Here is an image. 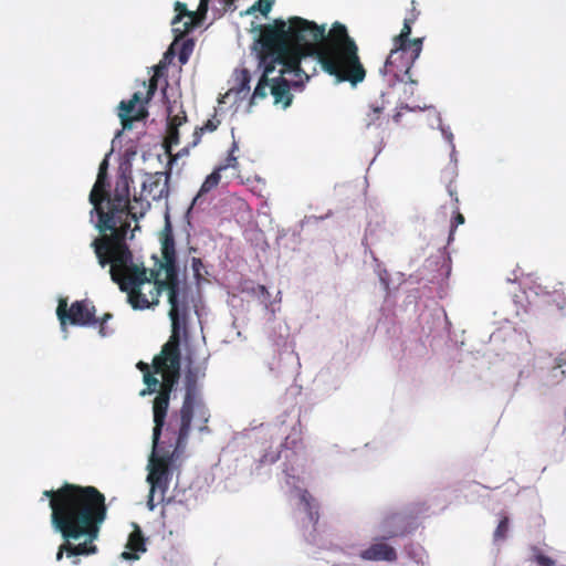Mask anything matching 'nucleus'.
<instances>
[{
    "instance_id": "obj_24",
    "label": "nucleus",
    "mask_w": 566,
    "mask_h": 566,
    "mask_svg": "<svg viewBox=\"0 0 566 566\" xmlns=\"http://www.w3.org/2000/svg\"><path fill=\"white\" fill-rule=\"evenodd\" d=\"M195 42L191 39H187L182 42L178 53V60L181 65L186 64L193 51Z\"/></svg>"
},
{
    "instance_id": "obj_35",
    "label": "nucleus",
    "mask_w": 566,
    "mask_h": 566,
    "mask_svg": "<svg viewBox=\"0 0 566 566\" xmlns=\"http://www.w3.org/2000/svg\"><path fill=\"white\" fill-rule=\"evenodd\" d=\"M448 192H449L450 197L453 198L454 202L458 205L459 199H458L455 190L452 189L451 185L448 186Z\"/></svg>"
},
{
    "instance_id": "obj_23",
    "label": "nucleus",
    "mask_w": 566,
    "mask_h": 566,
    "mask_svg": "<svg viewBox=\"0 0 566 566\" xmlns=\"http://www.w3.org/2000/svg\"><path fill=\"white\" fill-rule=\"evenodd\" d=\"M237 150H238V144H232V147H231L227 158L217 166L218 170L223 171L228 168H233V169L238 168V158L234 155V153Z\"/></svg>"
},
{
    "instance_id": "obj_38",
    "label": "nucleus",
    "mask_w": 566,
    "mask_h": 566,
    "mask_svg": "<svg viewBox=\"0 0 566 566\" xmlns=\"http://www.w3.org/2000/svg\"><path fill=\"white\" fill-rule=\"evenodd\" d=\"M442 133H443V137H444L446 139H448L449 142H451V140H452V138H453L452 133L447 132V130H444V129L442 130Z\"/></svg>"
},
{
    "instance_id": "obj_29",
    "label": "nucleus",
    "mask_w": 566,
    "mask_h": 566,
    "mask_svg": "<svg viewBox=\"0 0 566 566\" xmlns=\"http://www.w3.org/2000/svg\"><path fill=\"white\" fill-rule=\"evenodd\" d=\"M455 209H457L455 216L453 217V219L451 221L450 233H449V239H448L449 242L453 240L454 231L458 228V226L463 224L465 221L464 216L459 211L458 206L455 207Z\"/></svg>"
},
{
    "instance_id": "obj_26",
    "label": "nucleus",
    "mask_w": 566,
    "mask_h": 566,
    "mask_svg": "<svg viewBox=\"0 0 566 566\" xmlns=\"http://www.w3.org/2000/svg\"><path fill=\"white\" fill-rule=\"evenodd\" d=\"M220 125V120L214 116L211 119H208L207 123L199 128H196L193 132V136L196 139H199L205 132H213Z\"/></svg>"
},
{
    "instance_id": "obj_3",
    "label": "nucleus",
    "mask_w": 566,
    "mask_h": 566,
    "mask_svg": "<svg viewBox=\"0 0 566 566\" xmlns=\"http://www.w3.org/2000/svg\"><path fill=\"white\" fill-rule=\"evenodd\" d=\"M165 280H159L158 271H153L154 286L149 292V307L159 303V296L164 291L168 292L169 318L171 321V333L168 340L163 345L161 350L153 359L155 374L161 375L158 394L153 401V420L155 437L161 434L166 428L167 415L170 405V395L178 384L180 377L181 350L180 342L187 336V323L189 306L186 300H180L179 268L176 264L174 240L170 233L165 234L163 240Z\"/></svg>"
},
{
    "instance_id": "obj_40",
    "label": "nucleus",
    "mask_w": 566,
    "mask_h": 566,
    "mask_svg": "<svg viewBox=\"0 0 566 566\" xmlns=\"http://www.w3.org/2000/svg\"><path fill=\"white\" fill-rule=\"evenodd\" d=\"M367 241H368V238H367V235H365V238H364V240H363V243L367 245V244H368V242H367Z\"/></svg>"
},
{
    "instance_id": "obj_22",
    "label": "nucleus",
    "mask_w": 566,
    "mask_h": 566,
    "mask_svg": "<svg viewBox=\"0 0 566 566\" xmlns=\"http://www.w3.org/2000/svg\"><path fill=\"white\" fill-rule=\"evenodd\" d=\"M143 380L146 388L140 391V396L151 395L158 391L159 380L155 377V373H146V375L143 376Z\"/></svg>"
},
{
    "instance_id": "obj_16",
    "label": "nucleus",
    "mask_w": 566,
    "mask_h": 566,
    "mask_svg": "<svg viewBox=\"0 0 566 566\" xmlns=\"http://www.w3.org/2000/svg\"><path fill=\"white\" fill-rule=\"evenodd\" d=\"M206 17H191L185 18L180 24H172V32L175 34V40L170 45L168 53H174V46L177 42H179L184 36L189 33L195 27H197Z\"/></svg>"
},
{
    "instance_id": "obj_41",
    "label": "nucleus",
    "mask_w": 566,
    "mask_h": 566,
    "mask_svg": "<svg viewBox=\"0 0 566 566\" xmlns=\"http://www.w3.org/2000/svg\"><path fill=\"white\" fill-rule=\"evenodd\" d=\"M289 440H290V437H286V438H285V443H284V446H285V447H287V446H289Z\"/></svg>"
},
{
    "instance_id": "obj_32",
    "label": "nucleus",
    "mask_w": 566,
    "mask_h": 566,
    "mask_svg": "<svg viewBox=\"0 0 566 566\" xmlns=\"http://www.w3.org/2000/svg\"><path fill=\"white\" fill-rule=\"evenodd\" d=\"M191 268L195 273V276L198 279L201 277V269L203 268V263H202L201 259L192 258Z\"/></svg>"
},
{
    "instance_id": "obj_36",
    "label": "nucleus",
    "mask_w": 566,
    "mask_h": 566,
    "mask_svg": "<svg viewBox=\"0 0 566 566\" xmlns=\"http://www.w3.org/2000/svg\"><path fill=\"white\" fill-rule=\"evenodd\" d=\"M416 4H417V2L415 0H412L411 1L410 17H412V14H417V13H418V15L420 14V12L416 8Z\"/></svg>"
},
{
    "instance_id": "obj_5",
    "label": "nucleus",
    "mask_w": 566,
    "mask_h": 566,
    "mask_svg": "<svg viewBox=\"0 0 566 566\" xmlns=\"http://www.w3.org/2000/svg\"><path fill=\"white\" fill-rule=\"evenodd\" d=\"M190 429L185 426L168 421L158 438L153 428V452L149 457V473L147 481L150 492L147 504L150 510L165 499L172 470L177 468L185 457Z\"/></svg>"
},
{
    "instance_id": "obj_2",
    "label": "nucleus",
    "mask_w": 566,
    "mask_h": 566,
    "mask_svg": "<svg viewBox=\"0 0 566 566\" xmlns=\"http://www.w3.org/2000/svg\"><path fill=\"white\" fill-rule=\"evenodd\" d=\"M130 182L129 166L126 165L117 176L112 200H107L106 208L98 216L95 227L101 234L92 241L91 247L94 250L99 266H109L108 272L112 281L118 284L120 291L127 292L128 302L133 308L145 310L149 308V303L148 297L142 293L140 286L145 283H154L153 271H158L159 274L161 271L165 272L161 268L164 259H156L158 269L150 270L149 275L143 263L134 262L133 252L126 242L127 233L130 229V220L138 221L143 218L150 208V203L136 196L133 203H130ZM167 233L174 237L168 220L163 230L161 241ZM172 240L175 241V238ZM174 248L176 249L175 243ZM175 255L177 256L176 252ZM161 258H164L163 254ZM158 277L160 279V275Z\"/></svg>"
},
{
    "instance_id": "obj_8",
    "label": "nucleus",
    "mask_w": 566,
    "mask_h": 566,
    "mask_svg": "<svg viewBox=\"0 0 566 566\" xmlns=\"http://www.w3.org/2000/svg\"><path fill=\"white\" fill-rule=\"evenodd\" d=\"M422 38L412 39L410 44L394 43L384 64V74L392 75L396 81L416 84L410 76V70L422 51Z\"/></svg>"
},
{
    "instance_id": "obj_25",
    "label": "nucleus",
    "mask_w": 566,
    "mask_h": 566,
    "mask_svg": "<svg viewBox=\"0 0 566 566\" xmlns=\"http://www.w3.org/2000/svg\"><path fill=\"white\" fill-rule=\"evenodd\" d=\"M509 524H510V520L507 516H503L501 518V521L499 522L495 531H494V541H503L506 538L507 536V533H509Z\"/></svg>"
},
{
    "instance_id": "obj_13",
    "label": "nucleus",
    "mask_w": 566,
    "mask_h": 566,
    "mask_svg": "<svg viewBox=\"0 0 566 566\" xmlns=\"http://www.w3.org/2000/svg\"><path fill=\"white\" fill-rule=\"evenodd\" d=\"M382 539H390L407 534L406 517L400 513H390L386 515L380 525Z\"/></svg>"
},
{
    "instance_id": "obj_33",
    "label": "nucleus",
    "mask_w": 566,
    "mask_h": 566,
    "mask_svg": "<svg viewBox=\"0 0 566 566\" xmlns=\"http://www.w3.org/2000/svg\"><path fill=\"white\" fill-rule=\"evenodd\" d=\"M210 0H200L199 2V13L201 17H206L209 8Z\"/></svg>"
},
{
    "instance_id": "obj_31",
    "label": "nucleus",
    "mask_w": 566,
    "mask_h": 566,
    "mask_svg": "<svg viewBox=\"0 0 566 566\" xmlns=\"http://www.w3.org/2000/svg\"><path fill=\"white\" fill-rule=\"evenodd\" d=\"M112 317H113V315H112L111 313H105V314L103 315V317H102L101 319H98V322H97V323H99V331H98V333H99V335H101L102 337H105V336H107V335L109 334V333L106 331V326H105V324H106V322H107L108 319H111Z\"/></svg>"
},
{
    "instance_id": "obj_30",
    "label": "nucleus",
    "mask_w": 566,
    "mask_h": 566,
    "mask_svg": "<svg viewBox=\"0 0 566 566\" xmlns=\"http://www.w3.org/2000/svg\"><path fill=\"white\" fill-rule=\"evenodd\" d=\"M552 373H553V376L554 377H557L558 376V373L562 375V376H565L566 375V360L565 359H557L556 360V365L553 367L552 369Z\"/></svg>"
},
{
    "instance_id": "obj_12",
    "label": "nucleus",
    "mask_w": 566,
    "mask_h": 566,
    "mask_svg": "<svg viewBox=\"0 0 566 566\" xmlns=\"http://www.w3.org/2000/svg\"><path fill=\"white\" fill-rule=\"evenodd\" d=\"M386 539L375 538L374 543L369 547L361 551L359 556L364 560H384V562H396L398 558L396 549L385 542Z\"/></svg>"
},
{
    "instance_id": "obj_19",
    "label": "nucleus",
    "mask_w": 566,
    "mask_h": 566,
    "mask_svg": "<svg viewBox=\"0 0 566 566\" xmlns=\"http://www.w3.org/2000/svg\"><path fill=\"white\" fill-rule=\"evenodd\" d=\"M417 19H418V13L412 14V17L405 18L402 29H401L400 33L392 39V43L410 44L411 45L412 40L410 39V35H411L412 24L416 22Z\"/></svg>"
},
{
    "instance_id": "obj_27",
    "label": "nucleus",
    "mask_w": 566,
    "mask_h": 566,
    "mask_svg": "<svg viewBox=\"0 0 566 566\" xmlns=\"http://www.w3.org/2000/svg\"><path fill=\"white\" fill-rule=\"evenodd\" d=\"M273 0H258L252 7L247 10V13L260 11L263 15H266L273 6Z\"/></svg>"
},
{
    "instance_id": "obj_6",
    "label": "nucleus",
    "mask_w": 566,
    "mask_h": 566,
    "mask_svg": "<svg viewBox=\"0 0 566 566\" xmlns=\"http://www.w3.org/2000/svg\"><path fill=\"white\" fill-rule=\"evenodd\" d=\"M208 368L207 358L195 363L188 357V365L185 373V397L178 415L170 417L168 421L191 428V421L196 416L201 422L199 431H208L210 411L203 400L200 381L206 377Z\"/></svg>"
},
{
    "instance_id": "obj_34",
    "label": "nucleus",
    "mask_w": 566,
    "mask_h": 566,
    "mask_svg": "<svg viewBox=\"0 0 566 566\" xmlns=\"http://www.w3.org/2000/svg\"><path fill=\"white\" fill-rule=\"evenodd\" d=\"M137 368L144 374L146 375V373H151L150 371V367L147 363H144V361H139L137 363Z\"/></svg>"
},
{
    "instance_id": "obj_39",
    "label": "nucleus",
    "mask_w": 566,
    "mask_h": 566,
    "mask_svg": "<svg viewBox=\"0 0 566 566\" xmlns=\"http://www.w3.org/2000/svg\"><path fill=\"white\" fill-rule=\"evenodd\" d=\"M235 0H223L224 4L227 6H230L234 2Z\"/></svg>"
},
{
    "instance_id": "obj_4",
    "label": "nucleus",
    "mask_w": 566,
    "mask_h": 566,
    "mask_svg": "<svg viewBox=\"0 0 566 566\" xmlns=\"http://www.w3.org/2000/svg\"><path fill=\"white\" fill-rule=\"evenodd\" d=\"M42 495L50 501L52 527L63 538L56 560L64 554L69 558L96 554L94 542L107 517L105 495L95 486L67 482L57 490H45Z\"/></svg>"
},
{
    "instance_id": "obj_28",
    "label": "nucleus",
    "mask_w": 566,
    "mask_h": 566,
    "mask_svg": "<svg viewBox=\"0 0 566 566\" xmlns=\"http://www.w3.org/2000/svg\"><path fill=\"white\" fill-rule=\"evenodd\" d=\"M533 552V560L538 566H555L556 562L549 556H546L539 548L535 547Z\"/></svg>"
},
{
    "instance_id": "obj_18",
    "label": "nucleus",
    "mask_w": 566,
    "mask_h": 566,
    "mask_svg": "<svg viewBox=\"0 0 566 566\" xmlns=\"http://www.w3.org/2000/svg\"><path fill=\"white\" fill-rule=\"evenodd\" d=\"M220 180H221V171L218 170V168L216 167L213 169V171L209 176H207V178L202 182L198 193L196 195V197L192 200L191 207L197 206L199 203V201L201 200L202 196H205L206 193L216 189L218 187Z\"/></svg>"
},
{
    "instance_id": "obj_37",
    "label": "nucleus",
    "mask_w": 566,
    "mask_h": 566,
    "mask_svg": "<svg viewBox=\"0 0 566 566\" xmlns=\"http://www.w3.org/2000/svg\"><path fill=\"white\" fill-rule=\"evenodd\" d=\"M249 82V73L248 71L243 72V83H242V90L245 88L247 83Z\"/></svg>"
},
{
    "instance_id": "obj_1",
    "label": "nucleus",
    "mask_w": 566,
    "mask_h": 566,
    "mask_svg": "<svg viewBox=\"0 0 566 566\" xmlns=\"http://www.w3.org/2000/svg\"><path fill=\"white\" fill-rule=\"evenodd\" d=\"M259 66L263 73L254 88L252 101L264 98L271 88L274 103L286 108L292 103L291 83L301 82L302 60L314 57L322 69L338 82L356 85L364 81L366 71L358 56V48L344 24L335 22L329 32L301 17L287 21L275 19L261 25Z\"/></svg>"
},
{
    "instance_id": "obj_20",
    "label": "nucleus",
    "mask_w": 566,
    "mask_h": 566,
    "mask_svg": "<svg viewBox=\"0 0 566 566\" xmlns=\"http://www.w3.org/2000/svg\"><path fill=\"white\" fill-rule=\"evenodd\" d=\"M175 11L177 12V14L172 19L171 24H180L185 18L201 17V14L199 13V8L197 9V11H189L187 9V6L179 1L175 3Z\"/></svg>"
},
{
    "instance_id": "obj_9",
    "label": "nucleus",
    "mask_w": 566,
    "mask_h": 566,
    "mask_svg": "<svg viewBox=\"0 0 566 566\" xmlns=\"http://www.w3.org/2000/svg\"><path fill=\"white\" fill-rule=\"evenodd\" d=\"M56 315L62 326L67 322L77 326L95 325L98 322L95 306L86 300L73 302L70 308H67L66 300H60Z\"/></svg>"
},
{
    "instance_id": "obj_7",
    "label": "nucleus",
    "mask_w": 566,
    "mask_h": 566,
    "mask_svg": "<svg viewBox=\"0 0 566 566\" xmlns=\"http://www.w3.org/2000/svg\"><path fill=\"white\" fill-rule=\"evenodd\" d=\"M166 66L159 63L155 69V74L150 77L146 87V93L135 92L127 101H122L117 107V116L120 120L122 129L116 130L112 142H116L124 130L133 129L136 123L144 122L149 113L147 105L153 98L158 87V78L163 75V70Z\"/></svg>"
},
{
    "instance_id": "obj_21",
    "label": "nucleus",
    "mask_w": 566,
    "mask_h": 566,
    "mask_svg": "<svg viewBox=\"0 0 566 566\" xmlns=\"http://www.w3.org/2000/svg\"><path fill=\"white\" fill-rule=\"evenodd\" d=\"M174 145L175 144H161V146L164 148V154L168 158V167H169L168 169H170V170H171V166L178 160L179 157L187 156L189 154V148L188 147L182 148L177 154H172V146Z\"/></svg>"
},
{
    "instance_id": "obj_17",
    "label": "nucleus",
    "mask_w": 566,
    "mask_h": 566,
    "mask_svg": "<svg viewBox=\"0 0 566 566\" xmlns=\"http://www.w3.org/2000/svg\"><path fill=\"white\" fill-rule=\"evenodd\" d=\"M300 501L304 506L308 521L315 526L319 520L318 504L307 490H302Z\"/></svg>"
},
{
    "instance_id": "obj_14",
    "label": "nucleus",
    "mask_w": 566,
    "mask_h": 566,
    "mask_svg": "<svg viewBox=\"0 0 566 566\" xmlns=\"http://www.w3.org/2000/svg\"><path fill=\"white\" fill-rule=\"evenodd\" d=\"M168 117H167V128L166 135L161 142L170 143V142H179L180 132L179 129L187 124V115L184 109H180L178 113L172 114L174 106H169L167 108Z\"/></svg>"
},
{
    "instance_id": "obj_11",
    "label": "nucleus",
    "mask_w": 566,
    "mask_h": 566,
    "mask_svg": "<svg viewBox=\"0 0 566 566\" xmlns=\"http://www.w3.org/2000/svg\"><path fill=\"white\" fill-rule=\"evenodd\" d=\"M169 178L170 169L146 174L142 185L143 192L153 200L167 198L169 195Z\"/></svg>"
},
{
    "instance_id": "obj_15",
    "label": "nucleus",
    "mask_w": 566,
    "mask_h": 566,
    "mask_svg": "<svg viewBox=\"0 0 566 566\" xmlns=\"http://www.w3.org/2000/svg\"><path fill=\"white\" fill-rule=\"evenodd\" d=\"M126 549L122 553V557L127 560L138 559L139 554L146 552V539L137 524L134 525V530L128 536Z\"/></svg>"
},
{
    "instance_id": "obj_10",
    "label": "nucleus",
    "mask_w": 566,
    "mask_h": 566,
    "mask_svg": "<svg viewBox=\"0 0 566 566\" xmlns=\"http://www.w3.org/2000/svg\"><path fill=\"white\" fill-rule=\"evenodd\" d=\"M113 151L114 148L112 147L99 164L96 181L90 192L88 200L93 206L91 214L96 213L97 217L106 208L107 200H112L113 198V192L109 190V182L107 180L108 157Z\"/></svg>"
}]
</instances>
